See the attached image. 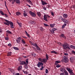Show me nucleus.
<instances>
[{
  "instance_id": "obj_1",
  "label": "nucleus",
  "mask_w": 75,
  "mask_h": 75,
  "mask_svg": "<svg viewBox=\"0 0 75 75\" xmlns=\"http://www.w3.org/2000/svg\"><path fill=\"white\" fill-rule=\"evenodd\" d=\"M5 21H6V22H4V23L5 24V25H7L8 26L10 25L11 27L12 28H13L14 25H13V22L8 21L6 19H4Z\"/></svg>"
},
{
  "instance_id": "obj_2",
  "label": "nucleus",
  "mask_w": 75,
  "mask_h": 75,
  "mask_svg": "<svg viewBox=\"0 0 75 75\" xmlns=\"http://www.w3.org/2000/svg\"><path fill=\"white\" fill-rule=\"evenodd\" d=\"M62 46L63 49H64V50H67V49H69V50H70V49L69 47V45L67 43H66L65 44H64Z\"/></svg>"
},
{
  "instance_id": "obj_3",
  "label": "nucleus",
  "mask_w": 75,
  "mask_h": 75,
  "mask_svg": "<svg viewBox=\"0 0 75 75\" xmlns=\"http://www.w3.org/2000/svg\"><path fill=\"white\" fill-rule=\"evenodd\" d=\"M47 17H48V18H50V16H49L48 15H47L45 14L43 16V18L45 21H48V20H47Z\"/></svg>"
},
{
  "instance_id": "obj_4",
  "label": "nucleus",
  "mask_w": 75,
  "mask_h": 75,
  "mask_svg": "<svg viewBox=\"0 0 75 75\" xmlns=\"http://www.w3.org/2000/svg\"><path fill=\"white\" fill-rule=\"evenodd\" d=\"M43 65V63H42L41 62H39V63L38 64V67L40 68V66H42V67L40 68V70H42L44 69V67H43L42 66Z\"/></svg>"
},
{
  "instance_id": "obj_5",
  "label": "nucleus",
  "mask_w": 75,
  "mask_h": 75,
  "mask_svg": "<svg viewBox=\"0 0 75 75\" xmlns=\"http://www.w3.org/2000/svg\"><path fill=\"white\" fill-rule=\"evenodd\" d=\"M29 43L31 44V45H33V46H34V47H35L36 48H37V50H38V46L37 45V44L36 43L35 44H33V43H32L31 42V41H29Z\"/></svg>"
},
{
  "instance_id": "obj_6",
  "label": "nucleus",
  "mask_w": 75,
  "mask_h": 75,
  "mask_svg": "<svg viewBox=\"0 0 75 75\" xmlns=\"http://www.w3.org/2000/svg\"><path fill=\"white\" fill-rule=\"evenodd\" d=\"M21 38L20 37L17 38L16 40L17 43L18 44H20V41H21Z\"/></svg>"
},
{
  "instance_id": "obj_7",
  "label": "nucleus",
  "mask_w": 75,
  "mask_h": 75,
  "mask_svg": "<svg viewBox=\"0 0 75 75\" xmlns=\"http://www.w3.org/2000/svg\"><path fill=\"white\" fill-rule=\"evenodd\" d=\"M65 58H64V62H65V63H67V62H69V59L67 58H68V57L64 56Z\"/></svg>"
},
{
  "instance_id": "obj_8",
  "label": "nucleus",
  "mask_w": 75,
  "mask_h": 75,
  "mask_svg": "<svg viewBox=\"0 0 75 75\" xmlns=\"http://www.w3.org/2000/svg\"><path fill=\"white\" fill-rule=\"evenodd\" d=\"M62 20L63 22L64 23V24H68V21L66 19L62 18Z\"/></svg>"
},
{
  "instance_id": "obj_9",
  "label": "nucleus",
  "mask_w": 75,
  "mask_h": 75,
  "mask_svg": "<svg viewBox=\"0 0 75 75\" xmlns=\"http://www.w3.org/2000/svg\"><path fill=\"white\" fill-rule=\"evenodd\" d=\"M29 13L33 17H35V16H36V15H35V13L31 11H29Z\"/></svg>"
},
{
  "instance_id": "obj_10",
  "label": "nucleus",
  "mask_w": 75,
  "mask_h": 75,
  "mask_svg": "<svg viewBox=\"0 0 75 75\" xmlns=\"http://www.w3.org/2000/svg\"><path fill=\"white\" fill-rule=\"evenodd\" d=\"M60 71H61V72H64L65 71H66V70H65V68H64V67H61V69H60Z\"/></svg>"
},
{
  "instance_id": "obj_11",
  "label": "nucleus",
  "mask_w": 75,
  "mask_h": 75,
  "mask_svg": "<svg viewBox=\"0 0 75 75\" xmlns=\"http://www.w3.org/2000/svg\"><path fill=\"white\" fill-rule=\"evenodd\" d=\"M59 37H61V38H64V39L66 38V37L64 35V34H61V35H59Z\"/></svg>"
},
{
  "instance_id": "obj_12",
  "label": "nucleus",
  "mask_w": 75,
  "mask_h": 75,
  "mask_svg": "<svg viewBox=\"0 0 75 75\" xmlns=\"http://www.w3.org/2000/svg\"><path fill=\"white\" fill-rule=\"evenodd\" d=\"M12 54V52H8L7 53V56L8 57L10 56L11 55V54Z\"/></svg>"
},
{
  "instance_id": "obj_13",
  "label": "nucleus",
  "mask_w": 75,
  "mask_h": 75,
  "mask_svg": "<svg viewBox=\"0 0 75 75\" xmlns=\"http://www.w3.org/2000/svg\"><path fill=\"white\" fill-rule=\"evenodd\" d=\"M55 25V24L54 23V24H51L50 25V27H51V28H53V27H54V26Z\"/></svg>"
},
{
  "instance_id": "obj_14",
  "label": "nucleus",
  "mask_w": 75,
  "mask_h": 75,
  "mask_svg": "<svg viewBox=\"0 0 75 75\" xmlns=\"http://www.w3.org/2000/svg\"><path fill=\"white\" fill-rule=\"evenodd\" d=\"M61 62V61H56L55 62V64L56 65H58V64L59 63H60Z\"/></svg>"
},
{
  "instance_id": "obj_15",
  "label": "nucleus",
  "mask_w": 75,
  "mask_h": 75,
  "mask_svg": "<svg viewBox=\"0 0 75 75\" xmlns=\"http://www.w3.org/2000/svg\"><path fill=\"white\" fill-rule=\"evenodd\" d=\"M14 1H15L17 4H20V0H15Z\"/></svg>"
},
{
  "instance_id": "obj_16",
  "label": "nucleus",
  "mask_w": 75,
  "mask_h": 75,
  "mask_svg": "<svg viewBox=\"0 0 75 75\" xmlns=\"http://www.w3.org/2000/svg\"><path fill=\"white\" fill-rule=\"evenodd\" d=\"M21 65H25L26 64V62L24 61H21L20 63Z\"/></svg>"
},
{
  "instance_id": "obj_17",
  "label": "nucleus",
  "mask_w": 75,
  "mask_h": 75,
  "mask_svg": "<svg viewBox=\"0 0 75 75\" xmlns=\"http://www.w3.org/2000/svg\"><path fill=\"white\" fill-rule=\"evenodd\" d=\"M42 3V5L44 6V5H45L46 4H47V3L46 2L43 1H41Z\"/></svg>"
},
{
  "instance_id": "obj_18",
  "label": "nucleus",
  "mask_w": 75,
  "mask_h": 75,
  "mask_svg": "<svg viewBox=\"0 0 75 75\" xmlns=\"http://www.w3.org/2000/svg\"><path fill=\"white\" fill-rule=\"evenodd\" d=\"M22 68V66H21V65L18 66V71H20V70H21Z\"/></svg>"
},
{
  "instance_id": "obj_19",
  "label": "nucleus",
  "mask_w": 75,
  "mask_h": 75,
  "mask_svg": "<svg viewBox=\"0 0 75 75\" xmlns=\"http://www.w3.org/2000/svg\"><path fill=\"white\" fill-rule=\"evenodd\" d=\"M63 17L64 18H66L68 17V15L67 14H64L63 15Z\"/></svg>"
},
{
  "instance_id": "obj_20",
  "label": "nucleus",
  "mask_w": 75,
  "mask_h": 75,
  "mask_svg": "<svg viewBox=\"0 0 75 75\" xmlns=\"http://www.w3.org/2000/svg\"><path fill=\"white\" fill-rule=\"evenodd\" d=\"M70 59L71 62H73L74 60V58L73 57H71L70 58Z\"/></svg>"
},
{
  "instance_id": "obj_21",
  "label": "nucleus",
  "mask_w": 75,
  "mask_h": 75,
  "mask_svg": "<svg viewBox=\"0 0 75 75\" xmlns=\"http://www.w3.org/2000/svg\"><path fill=\"white\" fill-rule=\"evenodd\" d=\"M26 1L29 3L31 5H33V3H32V2H31V1L30 0H26Z\"/></svg>"
},
{
  "instance_id": "obj_22",
  "label": "nucleus",
  "mask_w": 75,
  "mask_h": 75,
  "mask_svg": "<svg viewBox=\"0 0 75 75\" xmlns=\"http://www.w3.org/2000/svg\"><path fill=\"white\" fill-rule=\"evenodd\" d=\"M69 72V74H70V75H73L74 74V73L73 72V71H72V70H70Z\"/></svg>"
},
{
  "instance_id": "obj_23",
  "label": "nucleus",
  "mask_w": 75,
  "mask_h": 75,
  "mask_svg": "<svg viewBox=\"0 0 75 75\" xmlns=\"http://www.w3.org/2000/svg\"><path fill=\"white\" fill-rule=\"evenodd\" d=\"M47 62V59H42V62Z\"/></svg>"
},
{
  "instance_id": "obj_24",
  "label": "nucleus",
  "mask_w": 75,
  "mask_h": 75,
  "mask_svg": "<svg viewBox=\"0 0 75 75\" xmlns=\"http://www.w3.org/2000/svg\"><path fill=\"white\" fill-rule=\"evenodd\" d=\"M23 15L24 16V17L27 16V14L26 13V12H25V11H23Z\"/></svg>"
},
{
  "instance_id": "obj_25",
  "label": "nucleus",
  "mask_w": 75,
  "mask_h": 75,
  "mask_svg": "<svg viewBox=\"0 0 75 75\" xmlns=\"http://www.w3.org/2000/svg\"><path fill=\"white\" fill-rule=\"evenodd\" d=\"M16 14L17 16H20V15H21V13L18 12H16Z\"/></svg>"
},
{
  "instance_id": "obj_26",
  "label": "nucleus",
  "mask_w": 75,
  "mask_h": 75,
  "mask_svg": "<svg viewBox=\"0 0 75 75\" xmlns=\"http://www.w3.org/2000/svg\"><path fill=\"white\" fill-rule=\"evenodd\" d=\"M64 72L65 73V75H68V72L67 70H65Z\"/></svg>"
},
{
  "instance_id": "obj_27",
  "label": "nucleus",
  "mask_w": 75,
  "mask_h": 75,
  "mask_svg": "<svg viewBox=\"0 0 75 75\" xmlns=\"http://www.w3.org/2000/svg\"><path fill=\"white\" fill-rule=\"evenodd\" d=\"M0 13L1 15H2V16H4V13H3V11H2L0 10Z\"/></svg>"
},
{
  "instance_id": "obj_28",
  "label": "nucleus",
  "mask_w": 75,
  "mask_h": 75,
  "mask_svg": "<svg viewBox=\"0 0 75 75\" xmlns=\"http://www.w3.org/2000/svg\"><path fill=\"white\" fill-rule=\"evenodd\" d=\"M13 48L14 50H19V49L17 47H13Z\"/></svg>"
},
{
  "instance_id": "obj_29",
  "label": "nucleus",
  "mask_w": 75,
  "mask_h": 75,
  "mask_svg": "<svg viewBox=\"0 0 75 75\" xmlns=\"http://www.w3.org/2000/svg\"><path fill=\"white\" fill-rule=\"evenodd\" d=\"M6 33H8V34H12V33H11V31H10V30H9L6 31Z\"/></svg>"
},
{
  "instance_id": "obj_30",
  "label": "nucleus",
  "mask_w": 75,
  "mask_h": 75,
  "mask_svg": "<svg viewBox=\"0 0 75 75\" xmlns=\"http://www.w3.org/2000/svg\"><path fill=\"white\" fill-rule=\"evenodd\" d=\"M70 47L72 49H75V46H73L72 45H70Z\"/></svg>"
},
{
  "instance_id": "obj_31",
  "label": "nucleus",
  "mask_w": 75,
  "mask_h": 75,
  "mask_svg": "<svg viewBox=\"0 0 75 75\" xmlns=\"http://www.w3.org/2000/svg\"><path fill=\"white\" fill-rule=\"evenodd\" d=\"M66 25H67V24L65 23L62 26V28H65Z\"/></svg>"
},
{
  "instance_id": "obj_32",
  "label": "nucleus",
  "mask_w": 75,
  "mask_h": 75,
  "mask_svg": "<svg viewBox=\"0 0 75 75\" xmlns=\"http://www.w3.org/2000/svg\"><path fill=\"white\" fill-rule=\"evenodd\" d=\"M38 16L39 17H41V14L40 12H39L38 13Z\"/></svg>"
},
{
  "instance_id": "obj_33",
  "label": "nucleus",
  "mask_w": 75,
  "mask_h": 75,
  "mask_svg": "<svg viewBox=\"0 0 75 75\" xmlns=\"http://www.w3.org/2000/svg\"><path fill=\"white\" fill-rule=\"evenodd\" d=\"M51 53H53V54H57V52L55 51H52L51 52Z\"/></svg>"
},
{
  "instance_id": "obj_34",
  "label": "nucleus",
  "mask_w": 75,
  "mask_h": 75,
  "mask_svg": "<svg viewBox=\"0 0 75 75\" xmlns=\"http://www.w3.org/2000/svg\"><path fill=\"white\" fill-rule=\"evenodd\" d=\"M30 22L31 24H33V23H34V21L33 20H31L30 21Z\"/></svg>"
},
{
  "instance_id": "obj_35",
  "label": "nucleus",
  "mask_w": 75,
  "mask_h": 75,
  "mask_svg": "<svg viewBox=\"0 0 75 75\" xmlns=\"http://www.w3.org/2000/svg\"><path fill=\"white\" fill-rule=\"evenodd\" d=\"M21 41H22L23 44H25V40H24V39L21 40Z\"/></svg>"
},
{
  "instance_id": "obj_36",
  "label": "nucleus",
  "mask_w": 75,
  "mask_h": 75,
  "mask_svg": "<svg viewBox=\"0 0 75 75\" xmlns=\"http://www.w3.org/2000/svg\"><path fill=\"white\" fill-rule=\"evenodd\" d=\"M66 69L67 71H68V72H69V71L71 70V69H70V68L69 67H67L66 68Z\"/></svg>"
},
{
  "instance_id": "obj_37",
  "label": "nucleus",
  "mask_w": 75,
  "mask_h": 75,
  "mask_svg": "<svg viewBox=\"0 0 75 75\" xmlns=\"http://www.w3.org/2000/svg\"><path fill=\"white\" fill-rule=\"evenodd\" d=\"M50 32L52 33V34H54L55 33L54 32V31L52 29L50 30Z\"/></svg>"
},
{
  "instance_id": "obj_38",
  "label": "nucleus",
  "mask_w": 75,
  "mask_h": 75,
  "mask_svg": "<svg viewBox=\"0 0 75 75\" xmlns=\"http://www.w3.org/2000/svg\"><path fill=\"white\" fill-rule=\"evenodd\" d=\"M7 45L8 46L10 47H11L12 46V45H11V43H10L8 45Z\"/></svg>"
},
{
  "instance_id": "obj_39",
  "label": "nucleus",
  "mask_w": 75,
  "mask_h": 75,
  "mask_svg": "<svg viewBox=\"0 0 75 75\" xmlns=\"http://www.w3.org/2000/svg\"><path fill=\"white\" fill-rule=\"evenodd\" d=\"M61 66L59 65V64H57V65L56 66V67H57V68H59V67H60Z\"/></svg>"
},
{
  "instance_id": "obj_40",
  "label": "nucleus",
  "mask_w": 75,
  "mask_h": 75,
  "mask_svg": "<svg viewBox=\"0 0 75 75\" xmlns=\"http://www.w3.org/2000/svg\"><path fill=\"white\" fill-rule=\"evenodd\" d=\"M48 70L47 69H46L45 70V73L48 74Z\"/></svg>"
},
{
  "instance_id": "obj_41",
  "label": "nucleus",
  "mask_w": 75,
  "mask_h": 75,
  "mask_svg": "<svg viewBox=\"0 0 75 75\" xmlns=\"http://www.w3.org/2000/svg\"><path fill=\"white\" fill-rule=\"evenodd\" d=\"M32 56L35 57V56H36V54H35V53H33L32 54Z\"/></svg>"
},
{
  "instance_id": "obj_42",
  "label": "nucleus",
  "mask_w": 75,
  "mask_h": 75,
  "mask_svg": "<svg viewBox=\"0 0 75 75\" xmlns=\"http://www.w3.org/2000/svg\"><path fill=\"white\" fill-rule=\"evenodd\" d=\"M25 61L26 64H28V59H27Z\"/></svg>"
},
{
  "instance_id": "obj_43",
  "label": "nucleus",
  "mask_w": 75,
  "mask_h": 75,
  "mask_svg": "<svg viewBox=\"0 0 75 75\" xmlns=\"http://www.w3.org/2000/svg\"><path fill=\"white\" fill-rule=\"evenodd\" d=\"M39 29H40V30H41V31H44V28H42V27H41Z\"/></svg>"
},
{
  "instance_id": "obj_44",
  "label": "nucleus",
  "mask_w": 75,
  "mask_h": 75,
  "mask_svg": "<svg viewBox=\"0 0 75 75\" xmlns=\"http://www.w3.org/2000/svg\"><path fill=\"white\" fill-rule=\"evenodd\" d=\"M44 25L45 27H49V25L45 23H44Z\"/></svg>"
},
{
  "instance_id": "obj_45",
  "label": "nucleus",
  "mask_w": 75,
  "mask_h": 75,
  "mask_svg": "<svg viewBox=\"0 0 75 75\" xmlns=\"http://www.w3.org/2000/svg\"><path fill=\"white\" fill-rule=\"evenodd\" d=\"M46 59L48 60V54H46Z\"/></svg>"
},
{
  "instance_id": "obj_46",
  "label": "nucleus",
  "mask_w": 75,
  "mask_h": 75,
  "mask_svg": "<svg viewBox=\"0 0 75 75\" xmlns=\"http://www.w3.org/2000/svg\"><path fill=\"white\" fill-rule=\"evenodd\" d=\"M5 40H8V37H5Z\"/></svg>"
},
{
  "instance_id": "obj_47",
  "label": "nucleus",
  "mask_w": 75,
  "mask_h": 75,
  "mask_svg": "<svg viewBox=\"0 0 75 75\" xmlns=\"http://www.w3.org/2000/svg\"><path fill=\"white\" fill-rule=\"evenodd\" d=\"M38 60H39V61H40V62H42V59L41 58H39Z\"/></svg>"
},
{
  "instance_id": "obj_48",
  "label": "nucleus",
  "mask_w": 75,
  "mask_h": 75,
  "mask_svg": "<svg viewBox=\"0 0 75 75\" xmlns=\"http://www.w3.org/2000/svg\"><path fill=\"white\" fill-rule=\"evenodd\" d=\"M52 30H53L54 31H55L57 30V28H53Z\"/></svg>"
},
{
  "instance_id": "obj_49",
  "label": "nucleus",
  "mask_w": 75,
  "mask_h": 75,
  "mask_svg": "<svg viewBox=\"0 0 75 75\" xmlns=\"http://www.w3.org/2000/svg\"><path fill=\"white\" fill-rule=\"evenodd\" d=\"M4 15H5V17H6V18H7V17H8V15H7V14H4Z\"/></svg>"
},
{
  "instance_id": "obj_50",
  "label": "nucleus",
  "mask_w": 75,
  "mask_h": 75,
  "mask_svg": "<svg viewBox=\"0 0 75 75\" xmlns=\"http://www.w3.org/2000/svg\"><path fill=\"white\" fill-rule=\"evenodd\" d=\"M64 55L66 56H68V54L67 53H64Z\"/></svg>"
},
{
  "instance_id": "obj_51",
  "label": "nucleus",
  "mask_w": 75,
  "mask_h": 75,
  "mask_svg": "<svg viewBox=\"0 0 75 75\" xmlns=\"http://www.w3.org/2000/svg\"><path fill=\"white\" fill-rule=\"evenodd\" d=\"M60 75H65V74H64V73H61L60 74Z\"/></svg>"
},
{
  "instance_id": "obj_52",
  "label": "nucleus",
  "mask_w": 75,
  "mask_h": 75,
  "mask_svg": "<svg viewBox=\"0 0 75 75\" xmlns=\"http://www.w3.org/2000/svg\"><path fill=\"white\" fill-rule=\"evenodd\" d=\"M14 0H13V1H12V4H14V3H15V2L14 1Z\"/></svg>"
},
{
  "instance_id": "obj_53",
  "label": "nucleus",
  "mask_w": 75,
  "mask_h": 75,
  "mask_svg": "<svg viewBox=\"0 0 75 75\" xmlns=\"http://www.w3.org/2000/svg\"><path fill=\"white\" fill-rule=\"evenodd\" d=\"M18 25H19V26H20V27H21V25H22L21 23H19L18 24Z\"/></svg>"
},
{
  "instance_id": "obj_54",
  "label": "nucleus",
  "mask_w": 75,
  "mask_h": 75,
  "mask_svg": "<svg viewBox=\"0 0 75 75\" xmlns=\"http://www.w3.org/2000/svg\"><path fill=\"white\" fill-rule=\"evenodd\" d=\"M72 54H75V52L74 51H72Z\"/></svg>"
},
{
  "instance_id": "obj_55",
  "label": "nucleus",
  "mask_w": 75,
  "mask_h": 75,
  "mask_svg": "<svg viewBox=\"0 0 75 75\" xmlns=\"http://www.w3.org/2000/svg\"><path fill=\"white\" fill-rule=\"evenodd\" d=\"M51 13V14H52V16H54V13H53V12H52Z\"/></svg>"
},
{
  "instance_id": "obj_56",
  "label": "nucleus",
  "mask_w": 75,
  "mask_h": 75,
  "mask_svg": "<svg viewBox=\"0 0 75 75\" xmlns=\"http://www.w3.org/2000/svg\"><path fill=\"white\" fill-rule=\"evenodd\" d=\"M26 35H27V36H28V37H29V38H30V35H29L28 34V33Z\"/></svg>"
},
{
  "instance_id": "obj_57",
  "label": "nucleus",
  "mask_w": 75,
  "mask_h": 75,
  "mask_svg": "<svg viewBox=\"0 0 75 75\" xmlns=\"http://www.w3.org/2000/svg\"><path fill=\"white\" fill-rule=\"evenodd\" d=\"M59 19H61V20H62V18H62V16H60V17H59Z\"/></svg>"
},
{
  "instance_id": "obj_58",
  "label": "nucleus",
  "mask_w": 75,
  "mask_h": 75,
  "mask_svg": "<svg viewBox=\"0 0 75 75\" xmlns=\"http://www.w3.org/2000/svg\"><path fill=\"white\" fill-rule=\"evenodd\" d=\"M14 70H13L12 71V72H11L12 74H14Z\"/></svg>"
},
{
  "instance_id": "obj_59",
  "label": "nucleus",
  "mask_w": 75,
  "mask_h": 75,
  "mask_svg": "<svg viewBox=\"0 0 75 75\" xmlns=\"http://www.w3.org/2000/svg\"><path fill=\"white\" fill-rule=\"evenodd\" d=\"M13 70L11 68H10V69H9V71H10L11 72H12V71Z\"/></svg>"
},
{
  "instance_id": "obj_60",
  "label": "nucleus",
  "mask_w": 75,
  "mask_h": 75,
  "mask_svg": "<svg viewBox=\"0 0 75 75\" xmlns=\"http://www.w3.org/2000/svg\"><path fill=\"white\" fill-rule=\"evenodd\" d=\"M43 9H44V10H46V8L45 7H43Z\"/></svg>"
},
{
  "instance_id": "obj_61",
  "label": "nucleus",
  "mask_w": 75,
  "mask_h": 75,
  "mask_svg": "<svg viewBox=\"0 0 75 75\" xmlns=\"http://www.w3.org/2000/svg\"><path fill=\"white\" fill-rule=\"evenodd\" d=\"M0 33H3V30L0 29Z\"/></svg>"
},
{
  "instance_id": "obj_62",
  "label": "nucleus",
  "mask_w": 75,
  "mask_h": 75,
  "mask_svg": "<svg viewBox=\"0 0 75 75\" xmlns=\"http://www.w3.org/2000/svg\"><path fill=\"white\" fill-rule=\"evenodd\" d=\"M23 58H27V57L23 56Z\"/></svg>"
},
{
  "instance_id": "obj_63",
  "label": "nucleus",
  "mask_w": 75,
  "mask_h": 75,
  "mask_svg": "<svg viewBox=\"0 0 75 75\" xmlns=\"http://www.w3.org/2000/svg\"><path fill=\"white\" fill-rule=\"evenodd\" d=\"M25 34H26V35H27V34H28V33H27V31H25Z\"/></svg>"
},
{
  "instance_id": "obj_64",
  "label": "nucleus",
  "mask_w": 75,
  "mask_h": 75,
  "mask_svg": "<svg viewBox=\"0 0 75 75\" xmlns=\"http://www.w3.org/2000/svg\"><path fill=\"white\" fill-rule=\"evenodd\" d=\"M16 75H20V74L19 73H16Z\"/></svg>"
}]
</instances>
